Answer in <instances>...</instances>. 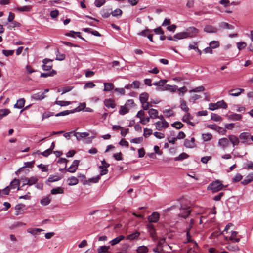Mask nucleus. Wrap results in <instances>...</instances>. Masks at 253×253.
<instances>
[{"instance_id":"f257e3e1","label":"nucleus","mask_w":253,"mask_h":253,"mask_svg":"<svg viewBox=\"0 0 253 253\" xmlns=\"http://www.w3.org/2000/svg\"><path fill=\"white\" fill-rule=\"evenodd\" d=\"M226 187V186H224L220 181L216 180L210 184L207 190H221Z\"/></svg>"},{"instance_id":"f03ea898","label":"nucleus","mask_w":253,"mask_h":253,"mask_svg":"<svg viewBox=\"0 0 253 253\" xmlns=\"http://www.w3.org/2000/svg\"><path fill=\"white\" fill-rule=\"evenodd\" d=\"M179 201L180 203V208H181V210L189 209L191 205L190 200H188L186 198L182 197L180 198Z\"/></svg>"},{"instance_id":"7ed1b4c3","label":"nucleus","mask_w":253,"mask_h":253,"mask_svg":"<svg viewBox=\"0 0 253 253\" xmlns=\"http://www.w3.org/2000/svg\"><path fill=\"white\" fill-rule=\"evenodd\" d=\"M156 129L158 130H162L168 127L169 124L166 120L163 121H158L155 123Z\"/></svg>"},{"instance_id":"20e7f679","label":"nucleus","mask_w":253,"mask_h":253,"mask_svg":"<svg viewBox=\"0 0 253 253\" xmlns=\"http://www.w3.org/2000/svg\"><path fill=\"white\" fill-rule=\"evenodd\" d=\"M229 145V139L227 138H222L218 140V146L220 148L225 150Z\"/></svg>"},{"instance_id":"39448f33","label":"nucleus","mask_w":253,"mask_h":253,"mask_svg":"<svg viewBox=\"0 0 253 253\" xmlns=\"http://www.w3.org/2000/svg\"><path fill=\"white\" fill-rule=\"evenodd\" d=\"M187 37H193L195 36L199 33V30L194 27L188 28L185 31Z\"/></svg>"},{"instance_id":"423d86ee","label":"nucleus","mask_w":253,"mask_h":253,"mask_svg":"<svg viewBox=\"0 0 253 253\" xmlns=\"http://www.w3.org/2000/svg\"><path fill=\"white\" fill-rule=\"evenodd\" d=\"M37 180L38 178L36 177H32L30 178H24L21 179V181L23 182V185L26 184L32 185L36 183Z\"/></svg>"},{"instance_id":"0eeeda50","label":"nucleus","mask_w":253,"mask_h":253,"mask_svg":"<svg viewBox=\"0 0 253 253\" xmlns=\"http://www.w3.org/2000/svg\"><path fill=\"white\" fill-rule=\"evenodd\" d=\"M184 145L187 148H193L196 147L195 140L194 137L191 138L190 140L186 139L184 142Z\"/></svg>"},{"instance_id":"6e6552de","label":"nucleus","mask_w":253,"mask_h":253,"mask_svg":"<svg viewBox=\"0 0 253 253\" xmlns=\"http://www.w3.org/2000/svg\"><path fill=\"white\" fill-rule=\"evenodd\" d=\"M53 60L49 59H44L43 60L42 69L44 71H49L52 68V64L49 62H52Z\"/></svg>"},{"instance_id":"1a4fd4ad","label":"nucleus","mask_w":253,"mask_h":253,"mask_svg":"<svg viewBox=\"0 0 253 253\" xmlns=\"http://www.w3.org/2000/svg\"><path fill=\"white\" fill-rule=\"evenodd\" d=\"M20 184V181L17 179H14L13 181L11 182L10 185L9 186H8L5 188L3 190H8V188L11 189H17V190H19V186Z\"/></svg>"},{"instance_id":"9d476101","label":"nucleus","mask_w":253,"mask_h":253,"mask_svg":"<svg viewBox=\"0 0 253 253\" xmlns=\"http://www.w3.org/2000/svg\"><path fill=\"white\" fill-rule=\"evenodd\" d=\"M160 218V214L157 212H153L152 214L148 218V221L150 222L156 223Z\"/></svg>"},{"instance_id":"9b49d317","label":"nucleus","mask_w":253,"mask_h":253,"mask_svg":"<svg viewBox=\"0 0 253 253\" xmlns=\"http://www.w3.org/2000/svg\"><path fill=\"white\" fill-rule=\"evenodd\" d=\"M245 90L242 88H235L228 91V94L232 96L237 97L239 96L241 93L244 92Z\"/></svg>"},{"instance_id":"f8f14e48","label":"nucleus","mask_w":253,"mask_h":253,"mask_svg":"<svg viewBox=\"0 0 253 253\" xmlns=\"http://www.w3.org/2000/svg\"><path fill=\"white\" fill-rule=\"evenodd\" d=\"M228 139L229 142H231V143L232 144L233 147L237 146L240 143L239 138L234 135H229Z\"/></svg>"},{"instance_id":"ddd939ff","label":"nucleus","mask_w":253,"mask_h":253,"mask_svg":"<svg viewBox=\"0 0 253 253\" xmlns=\"http://www.w3.org/2000/svg\"><path fill=\"white\" fill-rule=\"evenodd\" d=\"M79 164V160H74L71 166L68 169H67L68 171L71 172V173L75 172L78 169Z\"/></svg>"},{"instance_id":"4468645a","label":"nucleus","mask_w":253,"mask_h":253,"mask_svg":"<svg viewBox=\"0 0 253 253\" xmlns=\"http://www.w3.org/2000/svg\"><path fill=\"white\" fill-rule=\"evenodd\" d=\"M192 118L193 117L189 113L187 112V113L183 116L182 120L189 125L194 126L195 124L190 121V120H191Z\"/></svg>"},{"instance_id":"2eb2a0df","label":"nucleus","mask_w":253,"mask_h":253,"mask_svg":"<svg viewBox=\"0 0 253 253\" xmlns=\"http://www.w3.org/2000/svg\"><path fill=\"white\" fill-rule=\"evenodd\" d=\"M105 106L109 108H114L116 107V103L114 100L112 99H106L104 101Z\"/></svg>"},{"instance_id":"dca6fc26","label":"nucleus","mask_w":253,"mask_h":253,"mask_svg":"<svg viewBox=\"0 0 253 253\" xmlns=\"http://www.w3.org/2000/svg\"><path fill=\"white\" fill-rule=\"evenodd\" d=\"M238 232L232 231L231 235L229 239L232 242H239L240 240V237L238 236Z\"/></svg>"},{"instance_id":"f3484780","label":"nucleus","mask_w":253,"mask_h":253,"mask_svg":"<svg viewBox=\"0 0 253 253\" xmlns=\"http://www.w3.org/2000/svg\"><path fill=\"white\" fill-rule=\"evenodd\" d=\"M25 205L22 204L16 205L15 207V209L16 210L15 215H18L20 214H23L24 213V211L23 209Z\"/></svg>"},{"instance_id":"a211bd4d","label":"nucleus","mask_w":253,"mask_h":253,"mask_svg":"<svg viewBox=\"0 0 253 253\" xmlns=\"http://www.w3.org/2000/svg\"><path fill=\"white\" fill-rule=\"evenodd\" d=\"M25 103V100L24 98H20L17 100L16 103L14 105V107L15 108L21 109L24 106Z\"/></svg>"},{"instance_id":"6ab92c4d","label":"nucleus","mask_w":253,"mask_h":253,"mask_svg":"<svg viewBox=\"0 0 253 253\" xmlns=\"http://www.w3.org/2000/svg\"><path fill=\"white\" fill-rule=\"evenodd\" d=\"M242 116L239 114H232L227 116V118L230 120L238 121L241 120Z\"/></svg>"},{"instance_id":"aec40b11","label":"nucleus","mask_w":253,"mask_h":253,"mask_svg":"<svg viewBox=\"0 0 253 253\" xmlns=\"http://www.w3.org/2000/svg\"><path fill=\"white\" fill-rule=\"evenodd\" d=\"M74 135L76 137L78 140H81L82 139L88 136L89 133L87 132H74Z\"/></svg>"},{"instance_id":"412c9836","label":"nucleus","mask_w":253,"mask_h":253,"mask_svg":"<svg viewBox=\"0 0 253 253\" xmlns=\"http://www.w3.org/2000/svg\"><path fill=\"white\" fill-rule=\"evenodd\" d=\"M180 211L181 212L179 214V216L184 218H187L191 212V210L189 209L187 210H181V208H180Z\"/></svg>"},{"instance_id":"4be33fe9","label":"nucleus","mask_w":253,"mask_h":253,"mask_svg":"<svg viewBox=\"0 0 253 253\" xmlns=\"http://www.w3.org/2000/svg\"><path fill=\"white\" fill-rule=\"evenodd\" d=\"M204 31L207 33H216L217 31V29L211 25H206L204 28Z\"/></svg>"},{"instance_id":"5701e85b","label":"nucleus","mask_w":253,"mask_h":253,"mask_svg":"<svg viewBox=\"0 0 253 253\" xmlns=\"http://www.w3.org/2000/svg\"><path fill=\"white\" fill-rule=\"evenodd\" d=\"M185 32L177 33L174 35V41L181 40L187 38Z\"/></svg>"},{"instance_id":"b1692460","label":"nucleus","mask_w":253,"mask_h":253,"mask_svg":"<svg viewBox=\"0 0 253 253\" xmlns=\"http://www.w3.org/2000/svg\"><path fill=\"white\" fill-rule=\"evenodd\" d=\"M125 238V236L123 235H120L118 237L114 238L110 242V243L111 246H114L118 243H119L120 241L123 240Z\"/></svg>"},{"instance_id":"393cba45","label":"nucleus","mask_w":253,"mask_h":253,"mask_svg":"<svg viewBox=\"0 0 253 253\" xmlns=\"http://www.w3.org/2000/svg\"><path fill=\"white\" fill-rule=\"evenodd\" d=\"M74 88L73 86H64L62 88H59L57 90L58 92H61V94H63L65 93L68 92L72 90Z\"/></svg>"},{"instance_id":"a878e982","label":"nucleus","mask_w":253,"mask_h":253,"mask_svg":"<svg viewBox=\"0 0 253 253\" xmlns=\"http://www.w3.org/2000/svg\"><path fill=\"white\" fill-rule=\"evenodd\" d=\"M252 181H253V173L249 174L246 178L241 182V183L244 185H246Z\"/></svg>"},{"instance_id":"bb28decb","label":"nucleus","mask_w":253,"mask_h":253,"mask_svg":"<svg viewBox=\"0 0 253 253\" xmlns=\"http://www.w3.org/2000/svg\"><path fill=\"white\" fill-rule=\"evenodd\" d=\"M147 229L150 233V234L152 237H154V236L156 234V231L155 229V226L154 225L152 224H149L147 225Z\"/></svg>"},{"instance_id":"cd10ccee","label":"nucleus","mask_w":253,"mask_h":253,"mask_svg":"<svg viewBox=\"0 0 253 253\" xmlns=\"http://www.w3.org/2000/svg\"><path fill=\"white\" fill-rule=\"evenodd\" d=\"M250 134L248 133L243 132L239 135V138L242 141V142L244 143L249 138Z\"/></svg>"},{"instance_id":"c85d7f7f","label":"nucleus","mask_w":253,"mask_h":253,"mask_svg":"<svg viewBox=\"0 0 253 253\" xmlns=\"http://www.w3.org/2000/svg\"><path fill=\"white\" fill-rule=\"evenodd\" d=\"M226 248L229 251L232 252H236L239 250V247L237 245L232 244H227Z\"/></svg>"},{"instance_id":"c756f323","label":"nucleus","mask_w":253,"mask_h":253,"mask_svg":"<svg viewBox=\"0 0 253 253\" xmlns=\"http://www.w3.org/2000/svg\"><path fill=\"white\" fill-rule=\"evenodd\" d=\"M148 114L151 118H156L158 117V111L155 109H150L148 111Z\"/></svg>"},{"instance_id":"7c9ffc66","label":"nucleus","mask_w":253,"mask_h":253,"mask_svg":"<svg viewBox=\"0 0 253 253\" xmlns=\"http://www.w3.org/2000/svg\"><path fill=\"white\" fill-rule=\"evenodd\" d=\"M177 89V86L175 85H171L169 84L166 85L164 87V90H169L171 92H175Z\"/></svg>"},{"instance_id":"2f4dec72","label":"nucleus","mask_w":253,"mask_h":253,"mask_svg":"<svg viewBox=\"0 0 253 253\" xmlns=\"http://www.w3.org/2000/svg\"><path fill=\"white\" fill-rule=\"evenodd\" d=\"M104 88V91H110L114 89V85L111 83H104L103 84Z\"/></svg>"},{"instance_id":"473e14b6","label":"nucleus","mask_w":253,"mask_h":253,"mask_svg":"<svg viewBox=\"0 0 253 253\" xmlns=\"http://www.w3.org/2000/svg\"><path fill=\"white\" fill-rule=\"evenodd\" d=\"M140 235V233L136 231L133 233L127 235L126 237L127 240H133L137 238Z\"/></svg>"},{"instance_id":"72a5a7b5","label":"nucleus","mask_w":253,"mask_h":253,"mask_svg":"<svg viewBox=\"0 0 253 253\" xmlns=\"http://www.w3.org/2000/svg\"><path fill=\"white\" fill-rule=\"evenodd\" d=\"M51 198L50 195L43 198L41 200V204L42 205L46 206L49 204L51 201Z\"/></svg>"},{"instance_id":"f704fd0d","label":"nucleus","mask_w":253,"mask_h":253,"mask_svg":"<svg viewBox=\"0 0 253 253\" xmlns=\"http://www.w3.org/2000/svg\"><path fill=\"white\" fill-rule=\"evenodd\" d=\"M148 251V248L145 246H139L136 250L137 253H147Z\"/></svg>"},{"instance_id":"c9c22d12","label":"nucleus","mask_w":253,"mask_h":253,"mask_svg":"<svg viewBox=\"0 0 253 253\" xmlns=\"http://www.w3.org/2000/svg\"><path fill=\"white\" fill-rule=\"evenodd\" d=\"M163 113L167 117H169L175 115L174 112L171 109L164 110L163 111Z\"/></svg>"},{"instance_id":"e433bc0d","label":"nucleus","mask_w":253,"mask_h":253,"mask_svg":"<svg viewBox=\"0 0 253 253\" xmlns=\"http://www.w3.org/2000/svg\"><path fill=\"white\" fill-rule=\"evenodd\" d=\"M43 231L42 229L40 228H29L27 231L28 233H30L32 235H36L40 233L41 231Z\"/></svg>"},{"instance_id":"4c0bfd02","label":"nucleus","mask_w":253,"mask_h":253,"mask_svg":"<svg viewBox=\"0 0 253 253\" xmlns=\"http://www.w3.org/2000/svg\"><path fill=\"white\" fill-rule=\"evenodd\" d=\"M57 74V72L54 70H52L51 71L48 73H42L41 74V77L46 78L49 76H54Z\"/></svg>"},{"instance_id":"58836bf2","label":"nucleus","mask_w":253,"mask_h":253,"mask_svg":"<svg viewBox=\"0 0 253 253\" xmlns=\"http://www.w3.org/2000/svg\"><path fill=\"white\" fill-rule=\"evenodd\" d=\"M180 103L181 109L185 112H188L189 108L187 107L185 101L183 99H181Z\"/></svg>"},{"instance_id":"ea45409f","label":"nucleus","mask_w":253,"mask_h":253,"mask_svg":"<svg viewBox=\"0 0 253 253\" xmlns=\"http://www.w3.org/2000/svg\"><path fill=\"white\" fill-rule=\"evenodd\" d=\"M149 98V94L146 92L141 93L139 96L140 102H147Z\"/></svg>"},{"instance_id":"a19ab883","label":"nucleus","mask_w":253,"mask_h":253,"mask_svg":"<svg viewBox=\"0 0 253 253\" xmlns=\"http://www.w3.org/2000/svg\"><path fill=\"white\" fill-rule=\"evenodd\" d=\"M10 113V111L8 109H0V120L3 117L7 116Z\"/></svg>"},{"instance_id":"79ce46f5","label":"nucleus","mask_w":253,"mask_h":253,"mask_svg":"<svg viewBox=\"0 0 253 253\" xmlns=\"http://www.w3.org/2000/svg\"><path fill=\"white\" fill-rule=\"evenodd\" d=\"M189 157L188 155L185 153H182L180 154L178 157L174 158V160L175 161H181L183 159H185Z\"/></svg>"},{"instance_id":"37998d69","label":"nucleus","mask_w":253,"mask_h":253,"mask_svg":"<svg viewBox=\"0 0 253 253\" xmlns=\"http://www.w3.org/2000/svg\"><path fill=\"white\" fill-rule=\"evenodd\" d=\"M202 139L204 141H209L212 138V134L209 133H203L202 134Z\"/></svg>"},{"instance_id":"c03bdc74","label":"nucleus","mask_w":253,"mask_h":253,"mask_svg":"<svg viewBox=\"0 0 253 253\" xmlns=\"http://www.w3.org/2000/svg\"><path fill=\"white\" fill-rule=\"evenodd\" d=\"M32 97L35 100H42L43 98H44L45 96L44 95V93H38L35 94L34 95H33Z\"/></svg>"},{"instance_id":"a18cd8bd","label":"nucleus","mask_w":253,"mask_h":253,"mask_svg":"<svg viewBox=\"0 0 253 253\" xmlns=\"http://www.w3.org/2000/svg\"><path fill=\"white\" fill-rule=\"evenodd\" d=\"M110 249L109 246H100L97 250L98 253H105Z\"/></svg>"},{"instance_id":"49530a36","label":"nucleus","mask_w":253,"mask_h":253,"mask_svg":"<svg viewBox=\"0 0 253 253\" xmlns=\"http://www.w3.org/2000/svg\"><path fill=\"white\" fill-rule=\"evenodd\" d=\"M61 179V177L59 175H50L48 179L49 182L57 181Z\"/></svg>"},{"instance_id":"de8ad7c7","label":"nucleus","mask_w":253,"mask_h":253,"mask_svg":"<svg viewBox=\"0 0 253 253\" xmlns=\"http://www.w3.org/2000/svg\"><path fill=\"white\" fill-rule=\"evenodd\" d=\"M86 104L85 103H80V105L76 108L75 109L72 110V112H79L83 109H84L85 107Z\"/></svg>"},{"instance_id":"09e8293b","label":"nucleus","mask_w":253,"mask_h":253,"mask_svg":"<svg viewBox=\"0 0 253 253\" xmlns=\"http://www.w3.org/2000/svg\"><path fill=\"white\" fill-rule=\"evenodd\" d=\"M55 104L60 106H65L71 104V102L67 101H56Z\"/></svg>"},{"instance_id":"8fccbe9b","label":"nucleus","mask_w":253,"mask_h":253,"mask_svg":"<svg viewBox=\"0 0 253 253\" xmlns=\"http://www.w3.org/2000/svg\"><path fill=\"white\" fill-rule=\"evenodd\" d=\"M220 26L222 28L227 29H233L234 28V27L232 25L226 22H222L220 24Z\"/></svg>"},{"instance_id":"3c124183","label":"nucleus","mask_w":253,"mask_h":253,"mask_svg":"<svg viewBox=\"0 0 253 253\" xmlns=\"http://www.w3.org/2000/svg\"><path fill=\"white\" fill-rule=\"evenodd\" d=\"M34 161H32V162H25L24 163V167H22V168H20L16 172H20L21 169L24 168H31L32 166H33V165L34 164Z\"/></svg>"},{"instance_id":"603ef678","label":"nucleus","mask_w":253,"mask_h":253,"mask_svg":"<svg viewBox=\"0 0 253 253\" xmlns=\"http://www.w3.org/2000/svg\"><path fill=\"white\" fill-rule=\"evenodd\" d=\"M128 110L126 107L124 106H121L120 109L119 111V113L121 115H124L128 113Z\"/></svg>"},{"instance_id":"864d4df0","label":"nucleus","mask_w":253,"mask_h":253,"mask_svg":"<svg viewBox=\"0 0 253 253\" xmlns=\"http://www.w3.org/2000/svg\"><path fill=\"white\" fill-rule=\"evenodd\" d=\"M32 7L30 5L24 6L23 7H18L17 9L19 11H29L31 10Z\"/></svg>"},{"instance_id":"5fc2aeb1","label":"nucleus","mask_w":253,"mask_h":253,"mask_svg":"<svg viewBox=\"0 0 253 253\" xmlns=\"http://www.w3.org/2000/svg\"><path fill=\"white\" fill-rule=\"evenodd\" d=\"M211 119L216 122L221 121L222 120V117L216 114H211Z\"/></svg>"},{"instance_id":"6e6d98bb","label":"nucleus","mask_w":253,"mask_h":253,"mask_svg":"<svg viewBox=\"0 0 253 253\" xmlns=\"http://www.w3.org/2000/svg\"><path fill=\"white\" fill-rule=\"evenodd\" d=\"M171 126L177 129L182 127L183 125L180 122H175L171 124Z\"/></svg>"},{"instance_id":"4d7b16f0","label":"nucleus","mask_w":253,"mask_h":253,"mask_svg":"<svg viewBox=\"0 0 253 253\" xmlns=\"http://www.w3.org/2000/svg\"><path fill=\"white\" fill-rule=\"evenodd\" d=\"M112 16L114 17H117L121 16L122 14V11L120 9H116L111 13Z\"/></svg>"},{"instance_id":"13d9d810","label":"nucleus","mask_w":253,"mask_h":253,"mask_svg":"<svg viewBox=\"0 0 253 253\" xmlns=\"http://www.w3.org/2000/svg\"><path fill=\"white\" fill-rule=\"evenodd\" d=\"M217 106L218 108L226 109L227 108V104L223 100L217 102Z\"/></svg>"},{"instance_id":"bf43d9fd","label":"nucleus","mask_w":253,"mask_h":253,"mask_svg":"<svg viewBox=\"0 0 253 253\" xmlns=\"http://www.w3.org/2000/svg\"><path fill=\"white\" fill-rule=\"evenodd\" d=\"M210 45L211 48H215L219 47V43L218 41H213L210 42Z\"/></svg>"},{"instance_id":"052dcab7","label":"nucleus","mask_w":253,"mask_h":253,"mask_svg":"<svg viewBox=\"0 0 253 253\" xmlns=\"http://www.w3.org/2000/svg\"><path fill=\"white\" fill-rule=\"evenodd\" d=\"M105 2V0H95L94 2L95 5L97 7H100Z\"/></svg>"},{"instance_id":"680f3d73","label":"nucleus","mask_w":253,"mask_h":253,"mask_svg":"<svg viewBox=\"0 0 253 253\" xmlns=\"http://www.w3.org/2000/svg\"><path fill=\"white\" fill-rule=\"evenodd\" d=\"M177 90L178 91L179 94L182 96L184 94L187 92V89L185 86H183L182 87L177 88Z\"/></svg>"},{"instance_id":"e2e57ef3","label":"nucleus","mask_w":253,"mask_h":253,"mask_svg":"<svg viewBox=\"0 0 253 253\" xmlns=\"http://www.w3.org/2000/svg\"><path fill=\"white\" fill-rule=\"evenodd\" d=\"M78 180L77 178L75 177H72L69 179V185H74L78 183Z\"/></svg>"},{"instance_id":"0e129e2a","label":"nucleus","mask_w":253,"mask_h":253,"mask_svg":"<svg viewBox=\"0 0 253 253\" xmlns=\"http://www.w3.org/2000/svg\"><path fill=\"white\" fill-rule=\"evenodd\" d=\"M95 86V84L92 82H89L86 83L84 87V89L92 88Z\"/></svg>"},{"instance_id":"69168bd1","label":"nucleus","mask_w":253,"mask_h":253,"mask_svg":"<svg viewBox=\"0 0 253 253\" xmlns=\"http://www.w3.org/2000/svg\"><path fill=\"white\" fill-rule=\"evenodd\" d=\"M152 134V130L151 129L145 128L144 129L143 135L145 137L151 135Z\"/></svg>"},{"instance_id":"338daca9","label":"nucleus","mask_w":253,"mask_h":253,"mask_svg":"<svg viewBox=\"0 0 253 253\" xmlns=\"http://www.w3.org/2000/svg\"><path fill=\"white\" fill-rule=\"evenodd\" d=\"M141 103L142 104V108L143 109V110H148L149 108V107L151 106L150 103L148 101L141 102Z\"/></svg>"},{"instance_id":"774afa93","label":"nucleus","mask_w":253,"mask_h":253,"mask_svg":"<svg viewBox=\"0 0 253 253\" xmlns=\"http://www.w3.org/2000/svg\"><path fill=\"white\" fill-rule=\"evenodd\" d=\"M237 47L239 50H242V49L246 47L247 46L246 43L245 42H239L237 43Z\"/></svg>"}]
</instances>
